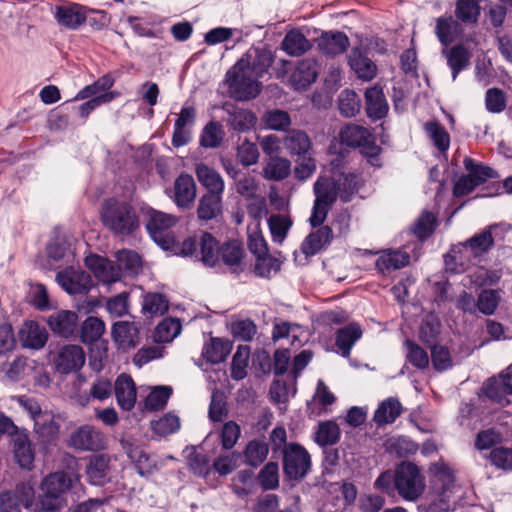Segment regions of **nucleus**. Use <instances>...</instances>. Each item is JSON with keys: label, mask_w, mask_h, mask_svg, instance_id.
Masks as SVG:
<instances>
[{"label": "nucleus", "mask_w": 512, "mask_h": 512, "mask_svg": "<svg viewBox=\"0 0 512 512\" xmlns=\"http://www.w3.org/2000/svg\"><path fill=\"white\" fill-rule=\"evenodd\" d=\"M138 326L133 322L120 321L112 327L114 341L123 349L135 347L138 343Z\"/></svg>", "instance_id": "b1692460"}, {"label": "nucleus", "mask_w": 512, "mask_h": 512, "mask_svg": "<svg viewBox=\"0 0 512 512\" xmlns=\"http://www.w3.org/2000/svg\"><path fill=\"white\" fill-rule=\"evenodd\" d=\"M113 385L107 378H97L90 387L88 395L78 397V403L81 406H87L91 399L103 402L112 396Z\"/></svg>", "instance_id": "f704fd0d"}, {"label": "nucleus", "mask_w": 512, "mask_h": 512, "mask_svg": "<svg viewBox=\"0 0 512 512\" xmlns=\"http://www.w3.org/2000/svg\"><path fill=\"white\" fill-rule=\"evenodd\" d=\"M409 260V254L403 250H384L380 252L376 260V269L382 275H389L391 272L408 265Z\"/></svg>", "instance_id": "f3484780"}, {"label": "nucleus", "mask_w": 512, "mask_h": 512, "mask_svg": "<svg viewBox=\"0 0 512 512\" xmlns=\"http://www.w3.org/2000/svg\"><path fill=\"white\" fill-rule=\"evenodd\" d=\"M340 140L349 147H359L373 166H379L380 147L375 144V138L370 131L360 125L347 124L341 128Z\"/></svg>", "instance_id": "39448f33"}, {"label": "nucleus", "mask_w": 512, "mask_h": 512, "mask_svg": "<svg viewBox=\"0 0 512 512\" xmlns=\"http://www.w3.org/2000/svg\"><path fill=\"white\" fill-rule=\"evenodd\" d=\"M280 261L266 254L256 256L254 272L260 277L269 278L280 270Z\"/></svg>", "instance_id": "69168bd1"}, {"label": "nucleus", "mask_w": 512, "mask_h": 512, "mask_svg": "<svg viewBox=\"0 0 512 512\" xmlns=\"http://www.w3.org/2000/svg\"><path fill=\"white\" fill-rule=\"evenodd\" d=\"M54 16L59 24L72 30L79 28L86 20L84 9L79 5L57 6Z\"/></svg>", "instance_id": "393cba45"}, {"label": "nucleus", "mask_w": 512, "mask_h": 512, "mask_svg": "<svg viewBox=\"0 0 512 512\" xmlns=\"http://www.w3.org/2000/svg\"><path fill=\"white\" fill-rule=\"evenodd\" d=\"M273 337L275 339L289 338L292 344L301 346L306 340L305 330L298 324L284 322L274 327Z\"/></svg>", "instance_id": "a18cd8bd"}, {"label": "nucleus", "mask_w": 512, "mask_h": 512, "mask_svg": "<svg viewBox=\"0 0 512 512\" xmlns=\"http://www.w3.org/2000/svg\"><path fill=\"white\" fill-rule=\"evenodd\" d=\"M333 238V232L330 227L323 226L310 233L301 245V250L306 256L317 254L325 245L329 244Z\"/></svg>", "instance_id": "cd10ccee"}, {"label": "nucleus", "mask_w": 512, "mask_h": 512, "mask_svg": "<svg viewBox=\"0 0 512 512\" xmlns=\"http://www.w3.org/2000/svg\"><path fill=\"white\" fill-rule=\"evenodd\" d=\"M182 330L180 320L177 318H165L156 327L154 340L158 343H169L176 338Z\"/></svg>", "instance_id": "37998d69"}, {"label": "nucleus", "mask_w": 512, "mask_h": 512, "mask_svg": "<svg viewBox=\"0 0 512 512\" xmlns=\"http://www.w3.org/2000/svg\"><path fill=\"white\" fill-rule=\"evenodd\" d=\"M175 203L178 207L188 208L196 197V185L193 177L181 174L174 183Z\"/></svg>", "instance_id": "4be33fe9"}, {"label": "nucleus", "mask_w": 512, "mask_h": 512, "mask_svg": "<svg viewBox=\"0 0 512 512\" xmlns=\"http://www.w3.org/2000/svg\"><path fill=\"white\" fill-rule=\"evenodd\" d=\"M172 394L170 386H157L152 389L145 400V406L149 410L163 408Z\"/></svg>", "instance_id": "338daca9"}, {"label": "nucleus", "mask_w": 512, "mask_h": 512, "mask_svg": "<svg viewBox=\"0 0 512 512\" xmlns=\"http://www.w3.org/2000/svg\"><path fill=\"white\" fill-rule=\"evenodd\" d=\"M314 194L315 199L332 205L339 196L337 178L320 176L314 184Z\"/></svg>", "instance_id": "e433bc0d"}, {"label": "nucleus", "mask_w": 512, "mask_h": 512, "mask_svg": "<svg viewBox=\"0 0 512 512\" xmlns=\"http://www.w3.org/2000/svg\"><path fill=\"white\" fill-rule=\"evenodd\" d=\"M56 281L70 295L87 293L93 286V281L88 273L73 267L58 272Z\"/></svg>", "instance_id": "9b49d317"}, {"label": "nucleus", "mask_w": 512, "mask_h": 512, "mask_svg": "<svg viewBox=\"0 0 512 512\" xmlns=\"http://www.w3.org/2000/svg\"><path fill=\"white\" fill-rule=\"evenodd\" d=\"M228 123L237 131H248L256 123L255 115L246 109L234 108L229 111Z\"/></svg>", "instance_id": "603ef678"}, {"label": "nucleus", "mask_w": 512, "mask_h": 512, "mask_svg": "<svg viewBox=\"0 0 512 512\" xmlns=\"http://www.w3.org/2000/svg\"><path fill=\"white\" fill-rule=\"evenodd\" d=\"M456 17L462 22L475 23L480 15L477 0H458L455 9Z\"/></svg>", "instance_id": "0e129e2a"}, {"label": "nucleus", "mask_w": 512, "mask_h": 512, "mask_svg": "<svg viewBox=\"0 0 512 512\" xmlns=\"http://www.w3.org/2000/svg\"><path fill=\"white\" fill-rule=\"evenodd\" d=\"M14 455L22 468H31L34 461V452L26 436H17L14 439Z\"/></svg>", "instance_id": "8fccbe9b"}, {"label": "nucleus", "mask_w": 512, "mask_h": 512, "mask_svg": "<svg viewBox=\"0 0 512 512\" xmlns=\"http://www.w3.org/2000/svg\"><path fill=\"white\" fill-rule=\"evenodd\" d=\"M291 172V162L284 157L272 156L263 168L264 177L269 180L280 181Z\"/></svg>", "instance_id": "ea45409f"}, {"label": "nucleus", "mask_w": 512, "mask_h": 512, "mask_svg": "<svg viewBox=\"0 0 512 512\" xmlns=\"http://www.w3.org/2000/svg\"><path fill=\"white\" fill-rule=\"evenodd\" d=\"M349 46V39L340 31L325 32L318 40L319 49L327 55L343 53Z\"/></svg>", "instance_id": "bb28decb"}, {"label": "nucleus", "mask_w": 512, "mask_h": 512, "mask_svg": "<svg viewBox=\"0 0 512 512\" xmlns=\"http://www.w3.org/2000/svg\"><path fill=\"white\" fill-rule=\"evenodd\" d=\"M362 331L360 326L353 323L338 330L336 345L343 357H348L354 344L361 338Z\"/></svg>", "instance_id": "72a5a7b5"}, {"label": "nucleus", "mask_w": 512, "mask_h": 512, "mask_svg": "<svg viewBox=\"0 0 512 512\" xmlns=\"http://www.w3.org/2000/svg\"><path fill=\"white\" fill-rule=\"evenodd\" d=\"M117 268H119L120 275L122 272L128 276H135L139 273L142 267L140 256L130 250H122L116 253Z\"/></svg>", "instance_id": "a19ab883"}, {"label": "nucleus", "mask_w": 512, "mask_h": 512, "mask_svg": "<svg viewBox=\"0 0 512 512\" xmlns=\"http://www.w3.org/2000/svg\"><path fill=\"white\" fill-rule=\"evenodd\" d=\"M129 457L135 463L137 472L141 476L150 475L156 469V463L143 450L135 448L130 450Z\"/></svg>", "instance_id": "774afa93"}, {"label": "nucleus", "mask_w": 512, "mask_h": 512, "mask_svg": "<svg viewBox=\"0 0 512 512\" xmlns=\"http://www.w3.org/2000/svg\"><path fill=\"white\" fill-rule=\"evenodd\" d=\"M196 176L199 183L204 186L208 193L223 195L225 183L221 175L212 167L199 163L196 165Z\"/></svg>", "instance_id": "5701e85b"}, {"label": "nucleus", "mask_w": 512, "mask_h": 512, "mask_svg": "<svg viewBox=\"0 0 512 512\" xmlns=\"http://www.w3.org/2000/svg\"><path fill=\"white\" fill-rule=\"evenodd\" d=\"M394 485L398 494L406 501H416L426 487L420 469L411 462H402L396 468Z\"/></svg>", "instance_id": "20e7f679"}, {"label": "nucleus", "mask_w": 512, "mask_h": 512, "mask_svg": "<svg viewBox=\"0 0 512 512\" xmlns=\"http://www.w3.org/2000/svg\"><path fill=\"white\" fill-rule=\"evenodd\" d=\"M238 61H245L246 69L260 79L271 66L272 57L267 51L250 49Z\"/></svg>", "instance_id": "412c9836"}, {"label": "nucleus", "mask_w": 512, "mask_h": 512, "mask_svg": "<svg viewBox=\"0 0 512 512\" xmlns=\"http://www.w3.org/2000/svg\"><path fill=\"white\" fill-rule=\"evenodd\" d=\"M224 137L221 124L209 122L203 129L200 137V144L205 148H216L220 146Z\"/></svg>", "instance_id": "680f3d73"}, {"label": "nucleus", "mask_w": 512, "mask_h": 512, "mask_svg": "<svg viewBox=\"0 0 512 512\" xmlns=\"http://www.w3.org/2000/svg\"><path fill=\"white\" fill-rule=\"evenodd\" d=\"M269 452L268 445L260 440L250 441L245 449V462L248 465L257 467L267 457Z\"/></svg>", "instance_id": "052dcab7"}, {"label": "nucleus", "mask_w": 512, "mask_h": 512, "mask_svg": "<svg viewBox=\"0 0 512 512\" xmlns=\"http://www.w3.org/2000/svg\"><path fill=\"white\" fill-rule=\"evenodd\" d=\"M118 405L126 411L131 410L136 403L137 393L133 379L125 374H120L113 386Z\"/></svg>", "instance_id": "2eb2a0df"}, {"label": "nucleus", "mask_w": 512, "mask_h": 512, "mask_svg": "<svg viewBox=\"0 0 512 512\" xmlns=\"http://www.w3.org/2000/svg\"><path fill=\"white\" fill-rule=\"evenodd\" d=\"M361 101L359 96L353 90H343L338 98V108L340 113L345 117H353L359 111Z\"/></svg>", "instance_id": "4d7b16f0"}, {"label": "nucleus", "mask_w": 512, "mask_h": 512, "mask_svg": "<svg viewBox=\"0 0 512 512\" xmlns=\"http://www.w3.org/2000/svg\"><path fill=\"white\" fill-rule=\"evenodd\" d=\"M67 445L79 451H97L105 447L106 440L96 427L83 425L71 433Z\"/></svg>", "instance_id": "6e6552de"}, {"label": "nucleus", "mask_w": 512, "mask_h": 512, "mask_svg": "<svg viewBox=\"0 0 512 512\" xmlns=\"http://www.w3.org/2000/svg\"><path fill=\"white\" fill-rule=\"evenodd\" d=\"M424 130L439 152H446L450 146V135L438 122L429 121L424 124Z\"/></svg>", "instance_id": "c03bdc74"}, {"label": "nucleus", "mask_w": 512, "mask_h": 512, "mask_svg": "<svg viewBox=\"0 0 512 512\" xmlns=\"http://www.w3.org/2000/svg\"><path fill=\"white\" fill-rule=\"evenodd\" d=\"M250 349L248 346L240 345L233 355L231 363V377L235 380H242L247 376Z\"/></svg>", "instance_id": "3c124183"}, {"label": "nucleus", "mask_w": 512, "mask_h": 512, "mask_svg": "<svg viewBox=\"0 0 512 512\" xmlns=\"http://www.w3.org/2000/svg\"><path fill=\"white\" fill-rule=\"evenodd\" d=\"M200 247L201 261L208 267H214L219 262L218 242L209 233H202L199 240L196 237H190L183 241L181 254L192 256Z\"/></svg>", "instance_id": "0eeeda50"}, {"label": "nucleus", "mask_w": 512, "mask_h": 512, "mask_svg": "<svg viewBox=\"0 0 512 512\" xmlns=\"http://www.w3.org/2000/svg\"><path fill=\"white\" fill-rule=\"evenodd\" d=\"M232 350V344L229 340L221 338H211L202 350V356L207 362L216 364L223 362Z\"/></svg>", "instance_id": "7c9ffc66"}, {"label": "nucleus", "mask_w": 512, "mask_h": 512, "mask_svg": "<svg viewBox=\"0 0 512 512\" xmlns=\"http://www.w3.org/2000/svg\"><path fill=\"white\" fill-rule=\"evenodd\" d=\"M268 225L275 242L281 243L292 226V221L288 215L273 214L268 219Z\"/></svg>", "instance_id": "13d9d810"}, {"label": "nucleus", "mask_w": 512, "mask_h": 512, "mask_svg": "<svg viewBox=\"0 0 512 512\" xmlns=\"http://www.w3.org/2000/svg\"><path fill=\"white\" fill-rule=\"evenodd\" d=\"M19 337L24 347L40 349L46 344L48 334L38 323L26 321L19 331Z\"/></svg>", "instance_id": "aec40b11"}, {"label": "nucleus", "mask_w": 512, "mask_h": 512, "mask_svg": "<svg viewBox=\"0 0 512 512\" xmlns=\"http://www.w3.org/2000/svg\"><path fill=\"white\" fill-rule=\"evenodd\" d=\"M501 276L502 273L498 269L487 270L484 267H478L467 275V278L471 287H482L497 283Z\"/></svg>", "instance_id": "5fc2aeb1"}, {"label": "nucleus", "mask_w": 512, "mask_h": 512, "mask_svg": "<svg viewBox=\"0 0 512 512\" xmlns=\"http://www.w3.org/2000/svg\"><path fill=\"white\" fill-rule=\"evenodd\" d=\"M430 471L434 477V485H441V494L445 495L454 483V474L452 469L444 462L434 463Z\"/></svg>", "instance_id": "6e6d98bb"}, {"label": "nucleus", "mask_w": 512, "mask_h": 512, "mask_svg": "<svg viewBox=\"0 0 512 512\" xmlns=\"http://www.w3.org/2000/svg\"><path fill=\"white\" fill-rule=\"evenodd\" d=\"M222 213V195L207 193L203 195L198 204L197 215L200 220H212Z\"/></svg>", "instance_id": "473e14b6"}, {"label": "nucleus", "mask_w": 512, "mask_h": 512, "mask_svg": "<svg viewBox=\"0 0 512 512\" xmlns=\"http://www.w3.org/2000/svg\"><path fill=\"white\" fill-rule=\"evenodd\" d=\"M181 423L179 417L174 413H166L162 417L152 420L150 423L151 430L154 434L165 437L177 432Z\"/></svg>", "instance_id": "49530a36"}, {"label": "nucleus", "mask_w": 512, "mask_h": 512, "mask_svg": "<svg viewBox=\"0 0 512 512\" xmlns=\"http://www.w3.org/2000/svg\"><path fill=\"white\" fill-rule=\"evenodd\" d=\"M79 476L74 473L55 472L47 476L42 483L44 495L40 501L41 512H55L63 506V494L68 491Z\"/></svg>", "instance_id": "f03ea898"}, {"label": "nucleus", "mask_w": 512, "mask_h": 512, "mask_svg": "<svg viewBox=\"0 0 512 512\" xmlns=\"http://www.w3.org/2000/svg\"><path fill=\"white\" fill-rule=\"evenodd\" d=\"M282 143L290 155L298 156L306 155L312 146L309 136L298 129L289 131L283 137Z\"/></svg>", "instance_id": "c85d7f7f"}, {"label": "nucleus", "mask_w": 512, "mask_h": 512, "mask_svg": "<svg viewBox=\"0 0 512 512\" xmlns=\"http://www.w3.org/2000/svg\"><path fill=\"white\" fill-rule=\"evenodd\" d=\"M105 331L104 322L97 317H88L81 325L80 338L85 344L99 340Z\"/></svg>", "instance_id": "de8ad7c7"}, {"label": "nucleus", "mask_w": 512, "mask_h": 512, "mask_svg": "<svg viewBox=\"0 0 512 512\" xmlns=\"http://www.w3.org/2000/svg\"><path fill=\"white\" fill-rule=\"evenodd\" d=\"M339 197L347 202L358 191L359 177L353 173L342 172L337 178Z\"/></svg>", "instance_id": "e2e57ef3"}, {"label": "nucleus", "mask_w": 512, "mask_h": 512, "mask_svg": "<svg viewBox=\"0 0 512 512\" xmlns=\"http://www.w3.org/2000/svg\"><path fill=\"white\" fill-rule=\"evenodd\" d=\"M366 112L372 119H381L388 112V104L382 88L370 87L365 92Z\"/></svg>", "instance_id": "a878e982"}, {"label": "nucleus", "mask_w": 512, "mask_h": 512, "mask_svg": "<svg viewBox=\"0 0 512 512\" xmlns=\"http://www.w3.org/2000/svg\"><path fill=\"white\" fill-rule=\"evenodd\" d=\"M340 438V429L333 421H325L318 425L315 433V442L320 446H328L337 443Z\"/></svg>", "instance_id": "864d4df0"}, {"label": "nucleus", "mask_w": 512, "mask_h": 512, "mask_svg": "<svg viewBox=\"0 0 512 512\" xmlns=\"http://www.w3.org/2000/svg\"><path fill=\"white\" fill-rule=\"evenodd\" d=\"M493 243L494 241L490 229H485L481 233L471 237L466 242H463L470 253H472L473 258L476 259L486 253L493 246Z\"/></svg>", "instance_id": "09e8293b"}, {"label": "nucleus", "mask_w": 512, "mask_h": 512, "mask_svg": "<svg viewBox=\"0 0 512 512\" xmlns=\"http://www.w3.org/2000/svg\"><path fill=\"white\" fill-rule=\"evenodd\" d=\"M34 431L43 441L50 442L57 437L59 425L54 420L52 413L44 411V414L34 421Z\"/></svg>", "instance_id": "58836bf2"}, {"label": "nucleus", "mask_w": 512, "mask_h": 512, "mask_svg": "<svg viewBox=\"0 0 512 512\" xmlns=\"http://www.w3.org/2000/svg\"><path fill=\"white\" fill-rule=\"evenodd\" d=\"M103 225L112 233L121 236L132 234L139 227V220L133 206L119 198H109L101 208Z\"/></svg>", "instance_id": "f257e3e1"}, {"label": "nucleus", "mask_w": 512, "mask_h": 512, "mask_svg": "<svg viewBox=\"0 0 512 512\" xmlns=\"http://www.w3.org/2000/svg\"><path fill=\"white\" fill-rule=\"evenodd\" d=\"M263 122L267 129L284 131L291 125L290 115L280 109L268 110L263 116Z\"/></svg>", "instance_id": "bf43d9fd"}, {"label": "nucleus", "mask_w": 512, "mask_h": 512, "mask_svg": "<svg viewBox=\"0 0 512 512\" xmlns=\"http://www.w3.org/2000/svg\"><path fill=\"white\" fill-rule=\"evenodd\" d=\"M78 320V314L76 312L71 310H58L47 316L46 323L55 335L70 338L77 331Z\"/></svg>", "instance_id": "f8f14e48"}, {"label": "nucleus", "mask_w": 512, "mask_h": 512, "mask_svg": "<svg viewBox=\"0 0 512 512\" xmlns=\"http://www.w3.org/2000/svg\"><path fill=\"white\" fill-rule=\"evenodd\" d=\"M348 63L358 78L364 81H370L376 76L377 66L359 48L351 50Z\"/></svg>", "instance_id": "6ab92c4d"}, {"label": "nucleus", "mask_w": 512, "mask_h": 512, "mask_svg": "<svg viewBox=\"0 0 512 512\" xmlns=\"http://www.w3.org/2000/svg\"><path fill=\"white\" fill-rule=\"evenodd\" d=\"M461 25L452 16L437 18L435 34L444 46L449 45L461 34Z\"/></svg>", "instance_id": "c756f323"}, {"label": "nucleus", "mask_w": 512, "mask_h": 512, "mask_svg": "<svg viewBox=\"0 0 512 512\" xmlns=\"http://www.w3.org/2000/svg\"><path fill=\"white\" fill-rule=\"evenodd\" d=\"M110 459L105 454L93 455L89 458L86 475L92 485H103L107 479Z\"/></svg>", "instance_id": "2f4dec72"}, {"label": "nucleus", "mask_w": 512, "mask_h": 512, "mask_svg": "<svg viewBox=\"0 0 512 512\" xmlns=\"http://www.w3.org/2000/svg\"><path fill=\"white\" fill-rule=\"evenodd\" d=\"M401 404L395 398L384 400L374 413V421L378 426L393 423L401 414Z\"/></svg>", "instance_id": "4c0bfd02"}, {"label": "nucleus", "mask_w": 512, "mask_h": 512, "mask_svg": "<svg viewBox=\"0 0 512 512\" xmlns=\"http://www.w3.org/2000/svg\"><path fill=\"white\" fill-rule=\"evenodd\" d=\"M317 62L312 58L301 60L290 76V83L295 90L306 89L316 80Z\"/></svg>", "instance_id": "a211bd4d"}, {"label": "nucleus", "mask_w": 512, "mask_h": 512, "mask_svg": "<svg viewBox=\"0 0 512 512\" xmlns=\"http://www.w3.org/2000/svg\"><path fill=\"white\" fill-rule=\"evenodd\" d=\"M474 259L468 248L463 243H459L454 245L445 256V269L455 274L463 273L469 268Z\"/></svg>", "instance_id": "dca6fc26"}, {"label": "nucleus", "mask_w": 512, "mask_h": 512, "mask_svg": "<svg viewBox=\"0 0 512 512\" xmlns=\"http://www.w3.org/2000/svg\"><path fill=\"white\" fill-rule=\"evenodd\" d=\"M85 264L94 276L105 284L120 280L119 268L106 258L92 254L85 258Z\"/></svg>", "instance_id": "ddd939ff"}, {"label": "nucleus", "mask_w": 512, "mask_h": 512, "mask_svg": "<svg viewBox=\"0 0 512 512\" xmlns=\"http://www.w3.org/2000/svg\"><path fill=\"white\" fill-rule=\"evenodd\" d=\"M447 59V64L452 70V79H456L458 73L462 71L468 64L470 55L467 49L462 46H454L449 50H443Z\"/></svg>", "instance_id": "79ce46f5"}, {"label": "nucleus", "mask_w": 512, "mask_h": 512, "mask_svg": "<svg viewBox=\"0 0 512 512\" xmlns=\"http://www.w3.org/2000/svg\"><path fill=\"white\" fill-rule=\"evenodd\" d=\"M253 220L248 224V248L255 256L268 253V246L260 229V217L265 213L263 201H255L248 208Z\"/></svg>", "instance_id": "1a4fd4ad"}, {"label": "nucleus", "mask_w": 512, "mask_h": 512, "mask_svg": "<svg viewBox=\"0 0 512 512\" xmlns=\"http://www.w3.org/2000/svg\"><path fill=\"white\" fill-rule=\"evenodd\" d=\"M176 222L177 218L175 216L151 209L147 213L146 228L154 242L162 249L168 250L174 245L170 228Z\"/></svg>", "instance_id": "423d86ee"}, {"label": "nucleus", "mask_w": 512, "mask_h": 512, "mask_svg": "<svg viewBox=\"0 0 512 512\" xmlns=\"http://www.w3.org/2000/svg\"><path fill=\"white\" fill-rule=\"evenodd\" d=\"M259 79L245 67V61H237L227 71L225 82L228 92L236 100H250L255 98L261 89Z\"/></svg>", "instance_id": "7ed1b4c3"}, {"label": "nucleus", "mask_w": 512, "mask_h": 512, "mask_svg": "<svg viewBox=\"0 0 512 512\" xmlns=\"http://www.w3.org/2000/svg\"><path fill=\"white\" fill-rule=\"evenodd\" d=\"M85 363V354L78 345H66L60 351L56 359V368L61 373H69L79 370Z\"/></svg>", "instance_id": "4468645a"}, {"label": "nucleus", "mask_w": 512, "mask_h": 512, "mask_svg": "<svg viewBox=\"0 0 512 512\" xmlns=\"http://www.w3.org/2000/svg\"><path fill=\"white\" fill-rule=\"evenodd\" d=\"M283 466L288 477L301 478L310 468V456L299 444L290 443L285 446Z\"/></svg>", "instance_id": "9d476101"}, {"label": "nucleus", "mask_w": 512, "mask_h": 512, "mask_svg": "<svg viewBox=\"0 0 512 512\" xmlns=\"http://www.w3.org/2000/svg\"><path fill=\"white\" fill-rule=\"evenodd\" d=\"M310 47L309 40L299 30L287 32L282 41V49L290 56H300Z\"/></svg>", "instance_id": "c9c22d12"}]
</instances>
